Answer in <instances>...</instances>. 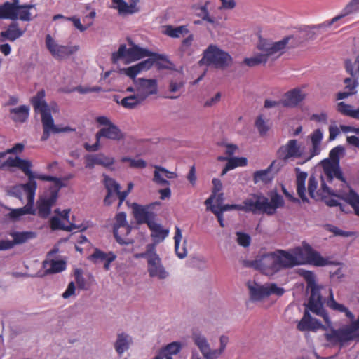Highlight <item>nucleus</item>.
<instances>
[{
    "label": "nucleus",
    "instance_id": "2",
    "mask_svg": "<svg viewBox=\"0 0 359 359\" xmlns=\"http://www.w3.org/2000/svg\"><path fill=\"white\" fill-rule=\"evenodd\" d=\"M158 203H154L147 205L133 203L131 205L134 218L138 224H146L151 231V236L154 244L162 242L169 234V230L163 228L161 224L156 222L157 214L153 208Z\"/></svg>",
    "mask_w": 359,
    "mask_h": 359
},
{
    "label": "nucleus",
    "instance_id": "59",
    "mask_svg": "<svg viewBox=\"0 0 359 359\" xmlns=\"http://www.w3.org/2000/svg\"><path fill=\"white\" fill-rule=\"evenodd\" d=\"M155 244H149L147 246V250L144 252H142L136 255L137 258H145L147 260V263L150 258H153L156 255Z\"/></svg>",
    "mask_w": 359,
    "mask_h": 359
},
{
    "label": "nucleus",
    "instance_id": "50",
    "mask_svg": "<svg viewBox=\"0 0 359 359\" xmlns=\"http://www.w3.org/2000/svg\"><path fill=\"white\" fill-rule=\"evenodd\" d=\"M298 273L306 282L307 287L317 284L316 281V275L313 271L300 269H299Z\"/></svg>",
    "mask_w": 359,
    "mask_h": 359
},
{
    "label": "nucleus",
    "instance_id": "4",
    "mask_svg": "<svg viewBox=\"0 0 359 359\" xmlns=\"http://www.w3.org/2000/svg\"><path fill=\"white\" fill-rule=\"evenodd\" d=\"M45 90H41L30 100L35 111L41 114L43 125V135L41 137V140L46 141L50 137L51 133L57 134L74 131L75 129L69 126L59 127L55 125L50 109L45 100Z\"/></svg>",
    "mask_w": 359,
    "mask_h": 359
},
{
    "label": "nucleus",
    "instance_id": "45",
    "mask_svg": "<svg viewBox=\"0 0 359 359\" xmlns=\"http://www.w3.org/2000/svg\"><path fill=\"white\" fill-rule=\"evenodd\" d=\"M189 32L187 25H181L174 27L172 25H167L164 34L172 38H180L181 35L187 34Z\"/></svg>",
    "mask_w": 359,
    "mask_h": 359
},
{
    "label": "nucleus",
    "instance_id": "27",
    "mask_svg": "<svg viewBox=\"0 0 359 359\" xmlns=\"http://www.w3.org/2000/svg\"><path fill=\"white\" fill-rule=\"evenodd\" d=\"M321 327L326 329L318 320L311 317L308 310H305L302 318L297 324V329L301 332L316 331Z\"/></svg>",
    "mask_w": 359,
    "mask_h": 359
},
{
    "label": "nucleus",
    "instance_id": "54",
    "mask_svg": "<svg viewBox=\"0 0 359 359\" xmlns=\"http://www.w3.org/2000/svg\"><path fill=\"white\" fill-rule=\"evenodd\" d=\"M351 78H346L344 81L345 84L344 89L349 92H354V95L357 93V87L359 86L358 77L359 76H353Z\"/></svg>",
    "mask_w": 359,
    "mask_h": 359
},
{
    "label": "nucleus",
    "instance_id": "42",
    "mask_svg": "<svg viewBox=\"0 0 359 359\" xmlns=\"http://www.w3.org/2000/svg\"><path fill=\"white\" fill-rule=\"evenodd\" d=\"M182 238V235L181 229H180V227L176 226L175 236H174L175 251L177 256L180 259H184V257H186V256L187 255V248L184 246V245H183V246L182 248L180 247V244ZM186 242L187 241H184V244H185Z\"/></svg>",
    "mask_w": 359,
    "mask_h": 359
},
{
    "label": "nucleus",
    "instance_id": "62",
    "mask_svg": "<svg viewBox=\"0 0 359 359\" xmlns=\"http://www.w3.org/2000/svg\"><path fill=\"white\" fill-rule=\"evenodd\" d=\"M121 72H123L126 76L133 79V83H135V80H137L138 78H136V76L140 73L137 65L128 67L127 68H123L121 69Z\"/></svg>",
    "mask_w": 359,
    "mask_h": 359
},
{
    "label": "nucleus",
    "instance_id": "31",
    "mask_svg": "<svg viewBox=\"0 0 359 359\" xmlns=\"http://www.w3.org/2000/svg\"><path fill=\"white\" fill-rule=\"evenodd\" d=\"M181 348L179 342H172L161 348L154 359H172V355L180 353Z\"/></svg>",
    "mask_w": 359,
    "mask_h": 359
},
{
    "label": "nucleus",
    "instance_id": "49",
    "mask_svg": "<svg viewBox=\"0 0 359 359\" xmlns=\"http://www.w3.org/2000/svg\"><path fill=\"white\" fill-rule=\"evenodd\" d=\"M209 4H210V1H205V3L203 5L200 6L197 8L201 11L199 13H198V16L201 18V19L203 21H206L211 24H215V18L212 17H210L209 15V12L208 10V7Z\"/></svg>",
    "mask_w": 359,
    "mask_h": 359
},
{
    "label": "nucleus",
    "instance_id": "23",
    "mask_svg": "<svg viewBox=\"0 0 359 359\" xmlns=\"http://www.w3.org/2000/svg\"><path fill=\"white\" fill-rule=\"evenodd\" d=\"M23 191L27 195V203L24 207L12 210V212H11V217L13 219H18L20 217L27 214H30L33 215H36V210L34 208L36 191Z\"/></svg>",
    "mask_w": 359,
    "mask_h": 359
},
{
    "label": "nucleus",
    "instance_id": "16",
    "mask_svg": "<svg viewBox=\"0 0 359 359\" xmlns=\"http://www.w3.org/2000/svg\"><path fill=\"white\" fill-rule=\"evenodd\" d=\"M104 185L107 189V195L104 198V204L105 205H111L118 198L119 203H121V186L113 178L109 177L106 175H103Z\"/></svg>",
    "mask_w": 359,
    "mask_h": 359
},
{
    "label": "nucleus",
    "instance_id": "34",
    "mask_svg": "<svg viewBox=\"0 0 359 359\" xmlns=\"http://www.w3.org/2000/svg\"><path fill=\"white\" fill-rule=\"evenodd\" d=\"M50 226L53 230H64L67 231H72L74 229H78L79 231H84L87 229V226L81 224L80 225H76L74 223H70L69 225H65L61 222L60 219L56 216H54L50 219Z\"/></svg>",
    "mask_w": 359,
    "mask_h": 359
},
{
    "label": "nucleus",
    "instance_id": "58",
    "mask_svg": "<svg viewBox=\"0 0 359 359\" xmlns=\"http://www.w3.org/2000/svg\"><path fill=\"white\" fill-rule=\"evenodd\" d=\"M340 20H341V17L339 16V15H337V16L334 17L330 20H326L323 23L313 25V28L316 29V30L320 34V29H327V28H329L330 27H331L332 25H334L335 22H338Z\"/></svg>",
    "mask_w": 359,
    "mask_h": 359
},
{
    "label": "nucleus",
    "instance_id": "17",
    "mask_svg": "<svg viewBox=\"0 0 359 359\" xmlns=\"http://www.w3.org/2000/svg\"><path fill=\"white\" fill-rule=\"evenodd\" d=\"M280 162L274 160L269 166L264 170H257L253 174V181L255 184L262 182L265 184L271 182L275 175L283 167Z\"/></svg>",
    "mask_w": 359,
    "mask_h": 359
},
{
    "label": "nucleus",
    "instance_id": "52",
    "mask_svg": "<svg viewBox=\"0 0 359 359\" xmlns=\"http://www.w3.org/2000/svg\"><path fill=\"white\" fill-rule=\"evenodd\" d=\"M321 187L317 191V199H323L328 196L334 195L332 190L326 184L323 177L321 176Z\"/></svg>",
    "mask_w": 359,
    "mask_h": 359
},
{
    "label": "nucleus",
    "instance_id": "15",
    "mask_svg": "<svg viewBox=\"0 0 359 359\" xmlns=\"http://www.w3.org/2000/svg\"><path fill=\"white\" fill-rule=\"evenodd\" d=\"M116 222L113 227V233L114 238L118 243L120 245H130L133 243L131 238H123L120 233L119 230L123 229L126 234H129L131 231V226L127 224L126 214L124 212H121L116 215Z\"/></svg>",
    "mask_w": 359,
    "mask_h": 359
},
{
    "label": "nucleus",
    "instance_id": "37",
    "mask_svg": "<svg viewBox=\"0 0 359 359\" xmlns=\"http://www.w3.org/2000/svg\"><path fill=\"white\" fill-rule=\"evenodd\" d=\"M297 171V191L299 198L304 202H309V199L306 196V187H305V182L308 177V174L306 172L300 171L299 168L295 169Z\"/></svg>",
    "mask_w": 359,
    "mask_h": 359
},
{
    "label": "nucleus",
    "instance_id": "35",
    "mask_svg": "<svg viewBox=\"0 0 359 359\" xmlns=\"http://www.w3.org/2000/svg\"><path fill=\"white\" fill-rule=\"evenodd\" d=\"M248 287L250 292V299L252 301H260L262 299L269 297V293L266 292V285H259L255 282H248Z\"/></svg>",
    "mask_w": 359,
    "mask_h": 359
},
{
    "label": "nucleus",
    "instance_id": "8",
    "mask_svg": "<svg viewBox=\"0 0 359 359\" xmlns=\"http://www.w3.org/2000/svg\"><path fill=\"white\" fill-rule=\"evenodd\" d=\"M150 55L151 51L131 42L129 48H127L126 44L120 45L118 50L112 53L111 61L113 63H116L121 60H124L126 63H130Z\"/></svg>",
    "mask_w": 359,
    "mask_h": 359
},
{
    "label": "nucleus",
    "instance_id": "55",
    "mask_svg": "<svg viewBox=\"0 0 359 359\" xmlns=\"http://www.w3.org/2000/svg\"><path fill=\"white\" fill-rule=\"evenodd\" d=\"M344 152V148L341 145H338L332 149L329 154V157L332 163L339 165L340 155Z\"/></svg>",
    "mask_w": 359,
    "mask_h": 359
},
{
    "label": "nucleus",
    "instance_id": "1",
    "mask_svg": "<svg viewBox=\"0 0 359 359\" xmlns=\"http://www.w3.org/2000/svg\"><path fill=\"white\" fill-rule=\"evenodd\" d=\"M269 196L270 201L261 193L252 194L243 201V204L222 205L223 211L236 210L253 214L266 213L268 215H273L278 208L284 206L285 201L283 197L276 191H271Z\"/></svg>",
    "mask_w": 359,
    "mask_h": 359
},
{
    "label": "nucleus",
    "instance_id": "13",
    "mask_svg": "<svg viewBox=\"0 0 359 359\" xmlns=\"http://www.w3.org/2000/svg\"><path fill=\"white\" fill-rule=\"evenodd\" d=\"M318 34L320 33L313 28V25H308L300 27L294 34L283 39H288L287 48H294L305 41L316 39Z\"/></svg>",
    "mask_w": 359,
    "mask_h": 359
},
{
    "label": "nucleus",
    "instance_id": "7",
    "mask_svg": "<svg viewBox=\"0 0 359 359\" xmlns=\"http://www.w3.org/2000/svg\"><path fill=\"white\" fill-rule=\"evenodd\" d=\"M233 61L232 57L226 51L216 45L211 44L204 50L203 56L199 64L208 66L213 65L216 68L225 69L229 67Z\"/></svg>",
    "mask_w": 359,
    "mask_h": 359
},
{
    "label": "nucleus",
    "instance_id": "21",
    "mask_svg": "<svg viewBox=\"0 0 359 359\" xmlns=\"http://www.w3.org/2000/svg\"><path fill=\"white\" fill-rule=\"evenodd\" d=\"M147 271L151 278H157L164 280L169 276V273L165 270L161 263V259L158 254L153 258H150L147 264Z\"/></svg>",
    "mask_w": 359,
    "mask_h": 359
},
{
    "label": "nucleus",
    "instance_id": "10",
    "mask_svg": "<svg viewBox=\"0 0 359 359\" xmlns=\"http://www.w3.org/2000/svg\"><path fill=\"white\" fill-rule=\"evenodd\" d=\"M329 328L325 333V339L332 346L339 344L343 346L346 343L356 339V334L350 325H345L339 329H334L330 324L326 323Z\"/></svg>",
    "mask_w": 359,
    "mask_h": 359
},
{
    "label": "nucleus",
    "instance_id": "40",
    "mask_svg": "<svg viewBox=\"0 0 359 359\" xmlns=\"http://www.w3.org/2000/svg\"><path fill=\"white\" fill-rule=\"evenodd\" d=\"M324 172L328 182H331L334 177L341 182H345V179L339 165L331 163L329 166L325 167Z\"/></svg>",
    "mask_w": 359,
    "mask_h": 359
},
{
    "label": "nucleus",
    "instance_id": "12",
    "mask_svg": "<svg viewBox=\"0 0 359 359\" xmlns=\"http://www.w3.org/2000/svg\"><path fill=\"white\" fill-rule=\"evenodd\" d=\"M46 46L52 56L57 60L67 58L79 49V46L59 45L50 34H47L46 36Z\"/></svg>",
    "mask_w": 359,
    "mask_h": 359
},
{
    "label": "nucleus",
    "instance_id": "22",
    "mask_svg": "<svg viewBox=\"0 0 359 359\" xmlns=\"http://www.w3.org/2000/svg\"><path fill=\"white\" fill-rule=\"evenodd\" d=\"M86 168L93 169L95 165H102L109 168L114 163V158L104 155L102 153L87 154L84 157Z\"/></svg>",
    "mask_w": 359,
    "mask_h": 359
},
{
    "label": "nucleus",
    "instance_id": "60",
    "mask_svg": "<svg viewBox=\"0 0 359 359\" xmlns=\"http://www.w3.org/2000/svg\"><path fill=\"white\" fill-rule=\"evenodd\" d=\"M66 20L72 22L74 26L80 32L86 31L90 25H93V22L91 21L88 22L86 25H82L81 23L80 18L77 16L66 18Z\"/></svg>",
    "mask_w": 359,
    "mask_h": 359
},
{
    "label": "nucleus",
    "instance_id": "14",
    "mask_svg": "<svg viewBox=\"0 0 359 359\" xmlns=\"http://www.w3.org/2000/svg\"><path fill=\"white\" fill-rule=\"evenodd\" d=\"M136 94L142 100L145 101L150 95H155L158 92L157 81L154 79L138 78L135 80Z\"/></svg>",
    "mask_w": 359,
    "mask_h": 359
},
{
    "label": "nucleus",
    "instance_id": "63",
    "mask_svg": "<svg viewBox=\"0 0 359 359\" xmlns=\"http://www.w3.org/2000/svg\"><path fill=\"white\" fill-rule=\"evenodd\" d=\"M236 236L237 242L241 246L247 248L250 245L251 238L249 234L243 232H237Z\"/></svg>",
    "mask_w": 359,
    "mask_h": 359
},
{
    "label": "nucleus",
    "instance_id": "25",
    "mask_svg": "<svg viewBox=\"0 0 359 359\" xmlns=\"http://www.w3.org/2000/svg\"><path fill=\"white\" fill-rule=\"evenodd\" d=\"M149 58L136 64L140 72L147 71L150 69L152 66L156 64L158 68H165L163 66L159 61H165L169 62L167 56L163 54L151 52V55L148 56Z\"/></svg>",
    "mask_w": 359,
    "mask_h": 359
},
{
    "label": "nucleus",
    "instance_id": "5",
    "mask_svg": "<svg viewBox=\"0 0 359 359\" xmlns=\"http://www.w3.org/2000/svg\"><path fill=\"white\" fill-rule=\"evenodd\" d=\"M286 254V259L288 262L290 269L295 266L302 264H311L315 266H325L336 263L325 258L313 250L307 243L303 242L302 246L296 247L289 252L285 250L283 252Z\"/></svg>",
    "mask_w": 359,
    "mask_h": 359
},
{
    "label": "nucleus",
    "instance_id": "41",
    "mask_svg": "<svg viewBox=\"0 0 359 359\" xmlns=\"http://www.w3.org/2000/svg\"><path fill=\"white\" fill-rule=\"evenodd\" d=\"M347 203L353 208L355 214L359 217V195L352 189L348 193H344L341 196Z\"/></svg>",
    "mask_w": 359,
    "mask_h": 359
},
{
    "label": "nucleus",
    "instance_id": "36",
    "mask_svg": "<svg viewBox=\"0 0 359 359\" xmlns=\"http://www.w3.org/2000/svg\"><path fill=\"white\" fill-rule=\"evenodd\" d=\"M327 305L328 307H330L331 309L334 311L344 313L345 316L351 320H353L355 318V316L353 315V313L346 306L335 301L332 289H330V294L327 302Z\"/></svg>",
    "mask_w": 359,
    "mask_h": 359
},
{
    "label": "nucleus",
    "instance_id": "6",
    "mask_svg": "<svg viewBox=\"0 0 359 359\" xmlns=\"http://www.w3.org/2000/svg\"><path fill=\"white\" fill-rule=\"evenodd\" d=\"M284 250L262 255L252 263L253 266L267 276H272L282 269H290Z\"/></svg>",
    "mask_w": 359,
    "mask_h": 359
},
{
    "label": "nucleus",
    "instance_id": "11",
    "mask_svg": "<svg viewBox=\"0 0 359 359\" xmlns=\"http://www.w3.org/2000/svg\"><path fill=\"white\" fill-rule=\"evenodd\" d=\"M320 289L321 287L317 284L307 287L311 292L307 307L311 312L323 317L326 323L330 324L329 315L323 307Z\"/></svg>",
    "mask_w": 359,
    "mask_h": 359
},
{
    "label": "nucleus",
    "instance_id": "24",
    "mask_svg": "<svg viewBox=\"0 0 359 359\" xmlns=\"http://www.w3.org/2000/svg\"><path fill=\"white\" fill-rule=\"evenodd\" d=\"M304 98L305 94L300 89L294 88L285 93L280 102L285 107L294 108L301 103Z\"/></svg>",
    "mask_w": 359,
    "mask_h": 359
},
{
    "label": "nucleus",
    "instance_id": "53",
    "mask_svg": "<svg viewBox=\"0 0 359 359\" xmlns=\"http://www.w3.org/2000/svg\"><path fill=\"white\" fill-rule=\"evenodd\" d=\"M346 69L351 76H359V54L353 63L351 60L346 62Z\"/></svg>",
    "mask_w": 359,
    "mask_h": 359
},
{
    "label": "nucleus",
    "instance_id": "57",
    "mask_svg": "<svg viewBox=\"0 0 359 359\" xmlns=\"http://www.w3.org/2000/svg\"><path fill=\"white\" fill-rule=\"evenodd\" d=\"M255 127L261 136L266 135L269 127L266 122L264 120L262 115L259 116L255 121Z\"/></svg>",
    "mask_w": 359,
    "mask_h": 359
},
{
    "label": "nucleus",
    "instance_id": "28",
    "mask_svg": "<svg viewBox=\"0 0 359 359\" xmlns=\"http://www.w3.org/2000/svg\"><path fill=\"white\" fill-rule=\"evenodd\" d=\"M133 344V337L126 332L118 333L114 343V348L118 356L128 351Z\"/></svg>",
    "mask_w": 359,
    "mask_h": 359
},
{
    "label": "nucleus",
    "instance_id": "33",
    "mask_svg": "<svg viewBox=\"0 0 359 359\" xmlns=\"http://www.w3.org/2000/svg\"><path fill=\"white\" fill-rule=\"evenodd\" d=\"M29 107L27 105L11 108L9 109L10 117L15 123H23L29 118Z\"/></svg>",
    "mask_w": 359,
    "mask_h": 359
},
{
    "label": "nucleus",
    "instance_id": "51",
    "mask_svg": "<svg viewBox=\"0 0 359 359\" xmlns=\"http://www.w3.org/2000/svg\"><path fill=\"white\" fill-rule=\"evenodd\" d=\"M318 182L314 175L309 177L308 182V192L311 198L317 199V188Z\"/></svg>",
    "mask_w": 359,
    "mask_h": 359
},
{
    "label": "nucleus",
    "instance_id": "61",
    "mask_svg": "<svg viewBox=\"0 0 359 359\" xmlns=\"http://www.w3.org/2000/svg\"><path fill=\"white\" fill-rule=\"evenodd\" d=\"M165 175L163 174L161 171H160L159 169H156L154 172V182L156 184L161 185V186H169L170 182L168 180L165 179Z\"/></svg>",
    "mask_w": 359,
    "mask_h": 359
},
{
    "label": "nucleus",
    "instance_id": "38",
    "mask_svg": "<svg viewBox=\"0 0 359 359\" xmlns=\"http://www.w3.org/2000/svg\"><path fill=\"white\" fill-rule=\"evenodd\" d=\"M20 0H12L11 2L6 1L2 4L4 11L5 12L8 19L15 20L18 18V11L21 5L19 4Z\"/></svg>",
    "mask_w": 359,
    "mask_h": 359
},
{
    "label": "nucleus",
    "instance_id": "46",
    "mask_svg": "<svg viewBox=\"0 0 359 359\" xmlns=\"http://www.w3.org/2000/svg\"><path fill=\"white\" fill-rule=\"evenodd\" d=\"M193 41V34H189L187 38L182 40L179 48L182 56H191L194 54V49L191 46Z\"/></svg>",
    "mask_w": 359,
    "mask_h": 359
},
{
    "label": "nucleus",
    "instance_id": "48",
    "mask_svg": "<svg viewBox=\"0 0 359 359\" xmlns=\"http://www.w3.org/2000/svg\"><path fill=\"white\" fill-rule=\"evenodd\" d=\"M229 337L226 335H222L219 337V348L218 349H212V355L213 359L219 358L221 355L224 352L226 346L229 343Z\"/></svg>",
    "mask_w": 359,
    "mask_h": 359
},
{
    "label": "nucleus",
    "instance_id": "56",
    "mask_svg": "<svg viewBox=\"0 0 359 359\" xmlns=\"http://www.w3.org/2000/svg\"><path fill=\"white\" fill-rule=\"evenodd\" d=\"M337 110L340 114L351 117H353L354 110L353 107L344 102H340L337 104Z\"/></svg>",
    "mask_w": 359,
    "mask_h": 359
},
{
    "label": "nucleus",
    "instance_id": "39",
    "mask_svg": "<svg viewBox=\"0 0 359 359\" xmlns=\"http://www.w3.org/2000/svg\"><path fill=\"white\" fill-rule=\"evenodd\" d=\"M9 235L13 238V243L14 246L23 244L29 240L35 238L36 233L34 231H11Z\"/></svg>",
    "mask_w": 359,
    "mask_h": 359
},
{
    "label": "nucleus",
    "instance_id": "44",
    "mask_svg": "<svg viewBox=\"0 0 359 359\" xmlns=\"http://www.w3.org/2000/svg\"><path fill=\"white\" fill-rule=\"evenodd\" d=\"M142 100L136 93L123 97L120 101V105L128 109H133L142 103Z\"/></svg>",
    "mask_w": 359,
    "mask_h": 359
},
{
    "label": "nucleus",
    "instance_id": "18",
    "mask_svg": "<svg viewBox=\"0 0 359 359\" xmlns=\"http://www.w3.org/2000/svg\"><path fill=\"white\" fill-rule=\"evenodd\" d=\"M58 197V190H50L48 196L42 197L37 201L38 215L41 218H47L51 212L52 206Z\"/></svg>",
    "mask_w": 359,
    "mask_h": 359
},
{
    "label": "nucleus",
    "instance_id": "20",
    "mask_svg": "<svg viewBox=\"0 0 359 359\" xmlns=\"http://www.w3.org/2000/svg\"><path fill=\"white\" fill-rule=\"evenodd\" d=\"M140 0H129L128 4L125 0H111L114 9L117 10L120 15H133L141 10L138 4Z\"/></svg>",
    "mask_w": 359,
    "mask_h": 359
},
{
    "label": "nucleus",
    "instance_id": "26",
    "mask_svg": "<svg viewBox=\"0 0 359 359\" xmlns=\"http://www.w3.org/2000/svg\"><path fill=\"white\" fill-rule=\"evenodd\" d=\"M192 339L205 359H213L212 355V349L210 348V345L205 336L202 334L199 331H194L192 333Z\"/></svg>",
    "mask_w": 359,
    "mask_h": 359
},
{
    "label": "nucleus",
    "instance_id": "29",
    "mask_svg": "<svg viewBox=\"0 0 359 359\" xmlns=\"http://www.w3.org/2000/svg\"><path fill=\"white\" fill-rule=\"evenodd\" d=\"M96 139L105 137L107 139L120 141L124 137V135L121 129L114 123L108 127H103L98 130L95 135Z\"/></svg>",
    "mask_w": 359,
    "mask_h": 359
},
{
    "label": "nucleus",
    "instance_id": "32",
    "mask_svg": "<svg viewBox=\"0 0 359 359\" xmlns=\"http://www.w3.org/2000/svg\"><path fill=\"white\" fill-rule=\"evenodd\" d=\"M25 31L19 28V25L16 22H11L8 28L0 33V36L3 40H8L15 41L18 39L23 36Z\"/></svg>",
    "mask_w": 359,
    "mask_h": 359
},
{
    "label": "nucleus",
    "instance_id": "43",
    "mask_svg": "<svg viewBox=\"0 0 359 359\" xmlns=\"http://www.w3.org/2000/svg\"><path fill=\"white\" fill-rule=\"evenodd\" d=\"M50 264V267L46 269V274H53L62 272L66 269V262L62 260H52L50 262L44 261L43 266L46 268V265Z\"/></svg>",
    "mask_w": 359,
    "mask_h": 359
},
{
    "label": "nucleus",
    "instance_id": "19",
    "mask_svg": "<svg viewBox=\"0 0 359 359\" xmlns=\"http://www.w3.org/2000/svg\"><path fill=\"white\" fill-rule=\"evenodd\" d=\"M277 157L287 161L291 158H299L302 156L300 147L297 140H290L287 144L282 145L276 152Z\"/></svg>",
    "mask_w": 359,
    "mask_h": 359
},
{
    "label": "nucleus",
    "instance_id": "3",
    "mask_svg": "<svg viewBox=\"0 0 359 359\" xmlns=\"http://www.w3.org/2000/svg\"><path fill=\"white\" fill-rule=\"evenodd\" d=\"M288 39H283L278 41H273L261 36L257 48L261 53L251 57L244 59L243 63L248 67H255L259 65H265L269 60L274 61L280 57L287 48Z\"/></svg>",
    "mask_w": 359,
    "mask_h": 359
},
{
    "label": "nucleus",
    "instance_id": "30",
    "mask_svg": "<svg viewBox=\"0 0 359 359\" xmlns=\"http://www.w3.org/2000/svg\"><path fill=\"white\" fill-rule=\"evenodd\" d=\"M323 138V133L320 129H316L311 134V147L309 149L310 156L308 158V160H310L315 156L320 154L321 151V142Z\"/></svg>",
    "mask_w": 359,
    "mask_h": 359
},
{
    "label": "nucleus",
    "instance_id": "47",
    "mask_svg": "<svg viewBox=\"0 0 359 359\" xmlns=\"http://www.w3.org/2000/svg\"><path fill=\"white\" fill-rule=\"evenodd\" d=\"M359 11V0H351L339 14L341 18Z\"/></svg>",
    "mask_w": 359,
    "mask_h": 359
},
{
    "label": "nucleus",
    "instance_id": "64",
    "mask_svg": "<svg viewBox=\"0 0 359 359\" xmlns=\"http://www.w3.org/2000/svg\"><path fill=\"white\" fill-rule=\"evenodd\" d=\"M109 257V252L106 253L97 248H96L94 252L90 256V259L97 262V261H105Z\"/></svg>",
    "mask_w": 359,
    "mask_h": 359
},
{
    "label": "nucleus",
    "instance_id": "9",
    "mask_svg": "<svg viewBox=\"0 0 359 359\" xmlns=\"http://www.w3.org/2000/svg\"><path fill=\"white\" fill-rule=\"evenodd\" d=\"M2 166L18 168L25 173L28 178V181L20 185L22 191H36L37 184L36 181H34L33 172L31 170L32 163L30 161L22 159L19 156H15V158L9 157L3 163Z\"/></svg>",
    "mask_w": 359,
    "mask_h": 359
}]
</instances>
